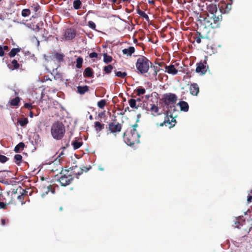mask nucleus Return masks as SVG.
<instances>
[{"mask_svg": "<svg viewBox=\"0 0 252 252\" xmlns=\"http://www.w3.org/2000/svg\"><path fill=\"white\" fill-rule=\"evenodd\" d=\"M136 72L150 79L156 77L159 68L153 65L152 62L144 56H140L135 63Z\"/></svg>", "mask_w": 252, "mask_h": 252, "instance_id": "obj_1", "label": "nucleus"}, {"mask_svg": "<svg viewBox=\"0 0 252 252\" xmlns=\"http://www.w3.org/2000/svg\"><path fill=\"white\" fill-rule=\"evenodd\" d=\"M61 168L62 169L60 172L61 176L58 181L60 183L62 186L66 187L71 183L74 177L78 178L83 171L87 172L91 167L88 168L84 166L81 168L77 165H74L70 167V170H63L62 166Z\"/></svg>", "mask_w": 252, "mask_h": 252, "instance_id": "obj_2", "label": "nucleus"}, {"mask_svg": "<svg viewBox=\"0 0 252 252\" xmlns=\"http://www.w3.org/2000/svg\"><path fill=\"white\" fill-rule=\"evenodd\" d=\"M51 132L54 139L57 140H61L65 132V126L62 122H56L51 126Z\"/></svg>", "mask_w": 252, "mask_h": 252, "instance_id": "obj_3", "label": "nucleus"}, {"mask_svg": "<svg viewBox=\"0 0 252 252\" xmlns=\"http://www.w3.org/2000/svg\"><path fill=\"white\" fill-rule=\"evenodd\" d=\"M124 135L126 142L128 145L132 146L140 142V135L134 130H131L129 132H125Z\"/></svg>", "mask_w": 252, "mask_h": 252, "instance_id": "obj_4", "label": "nucleus"}, {"mask_svg": "<svg viewBox=\"0 0 252 252\" xmlns=\"http://www.w3.org/2000/svg\"><path fill=\"white\" fill-rule=\"evenodd\" d=\"M221 12L219 11L217 14H214L211 16L208 15L204 19V23H207L206 26L213 27V24L218 25V22L221 19Z\"/></svg>", "mask_w": 252, "mask_h": 252, "instance_id": "obj_5", "label": "nucleus"}, {"mask_svg": "<svg viewBox=\"0 0 252 252\" xmlns=\"http://www.w3.org/2000/svg\"><path fill=\"white\" fill-rule=\"evenodd\" d=\"M107 129V135L111 133L114 135H116L117 132H119L121 131L122 128V125L118 122H116V120L113 122L109 123L106 127Z\"/></svg>", "mask_w": 252, "mask_h": 252, "instance_id": "obj_6", "label": "nucleus"}, {"mask_svg": "<svg viewBox=\"0 0 252 252\" xmlns=\"http://www.w3.org/2000/svg\"><path fill=\"white\" fill-rule=\"evenodd\" d=\"M164 120L162 123L158 124H157V126H168L169 128H171L174 127L176 123V120L174 117H173L171 115L168 116L165 114H163Z\"/></svg>", "mask_w": 252, "mask_h": 252, "instance_id": "obj_7", "label": "nucleus"}, {"mask_svg": "<svg viewBox=\"0 0 252 252\" xmlns=\"http://www.w3.org/2000/svg\"><path fill=\"white\" fill-rule=\"evenodd\" d=\"M161 100L165 105L168 106L176 103L177 100V96L174 94L166 93L162 95Z\"/></svg>", "mask_w": 252, "mask_h": 252, "instance_id": "obj_8", "label": "nucleus"}, {"mask_svg": "<svg viewBox=\"0 0 252 252\" xmlns=\"http://www.w3.org/2000/svg\"><path fill=\"white\" fill-rule=\"evenodd\" d=\"M13 194V203L14 204H24V196L22 194H19V190L17 189L15 190H12Z\"/></svg>", "mask_w": 252, "mask_h": 252, "instance_id": "obj_9", "label": "nucleus"}, {"mask_svg": "<svg viewBox=\"0 0 252 252\" xmlns=\"http://www.w3.org/2000/svg\"><path fill=\"white\" fill-rule=\"evenodd\" d=\"M206 62L204 63L200 62L199 63H197L196 72L198 73H200L202 75L205 74L208 69V65H206Z\"/></svg>", "mask_w": 252, "mask_h": 252, "instance_id": "obj_10", "label": "nucleus"}, {"mask_svg": "<svg viewBox=\"0 0 252 252\" xmlns=\"http://www.w3.org/2000/svg\"><path fill=\"white\" fill-rule=\"evenodd\" d=\"M1 200L3 201L7 204L13 203L12 191L11 192H10V191H6L3 194H1Z\"/></svg>", "mask_w": 252, "mask_h": 252, "instance_id": "obj_11", "label": "nucleus"}, {"mask_svg": "<svg viewBox=\"0 0 252 252\" xmlns=\"http://www.w3.org/2000/svg\"><path fill=\"white\" fill-rule=\"evenodd\" d=\"M50 58L52 60L56 61L58 63H60L64 61V55L55 51Z\"/></svg>", "mask_w": 252, "mask_h": 252, "instance_id": "obj_12", "label": "nucleus"}, {"mask_svg": "<svg viewBox=\"0 0 252 252\" xmlns=\"http://www.w3.org/2000/svg\"><path fill=\"white\" fill-rule=\"evenodd\" d=\"M76 35V32L75 30L70 28L67 29L65 30L64 33V36L66 39L71 40L75 37Z\"/></svg>", "mask_w": 252, "mask_h": 252, "instance_id": "obj_13", "label": "nucleus"}, {"mask_svg": "<svg viewBox=\"0 0 252 252\" xmlns=\"http://www.w3.org/2000/svg\"><path fill=\"white\" fill-rule=\"evenodd\" d=\"M207 9L210 14V16L214 14H217L218 12L221 11L220 10H218L216 4L213 3L210 4L208 5Z\"/></svg>", "mask_w": 252, "mask_h": 252, "instance_id": "obj_14", "label": "nucleus"}, {"mask_svg": "<svg viewBox=\"0 0 252 252\" xmlns=\"http://www.w3.org/2000/svg\"><path fill=\"white\" fill-rule=\"evenodd\" d=\"M189 92L192 95H197L199 92L198 85L196 83L191 84L189 87Z\"/></svg>", "mask_w": 252, "mask_h": 252, "instance_id": "obj_15", "label": "nucleus"}, {"mask_svg": "<svg viewBox=\"0 0 252 252\" xmlns=\"http://www.w3.org/2000/svg\"><path fill=\"white\" fill-rule=\"evenodd\" d=\"M165 72L172 75H176L178 73V70L175 68L174 65H165Z\"/></svg>", "mask_w": 252, "mask_h": 252, "instance_id": "obj_16", "label": "nucleus"}, {"mask_svg": "<svg viewBox=\"0 0 252 252\" xmlns=\"http://www.w3.org/2000/svg\"><path fill=\"white\" fill-rule=\"evenodd\" d=\"M159 109L158 105L155 104H150V108L149 111L151 112V113L154 116L160 115L161 113L159 112Z\"/></svg>", "mask_w": 252, "mask_h": 252, "instance_id": "obj_17", "label": "nucleus"}, {"mask_svg": "<svg viewBox=\"0 0 252 252\" xmlns=\"http://www.w3.org/2000/svg\"><path fill=\"white\" fill-rule=\"evenodd\" d=\"M32 10L34 12V16H32V17L36 18L38 15L40 13V6L38 3H33L31 6Z\"/></svg>", "mask_w": 252, "mask_h": 252, "instance_id": "obj_18", "label": "nucleus"}, {"mask_svg": "<svg viewBox=\"0 0 252 252\" xmlns=\"http://www.w3.org/2000/svg\"><path fill=\"white\" fill-rule=\"evenodd\" d=\"M134 52L135 48L132 46H130L128 48H125L122 50L123 54L129 57H131Z\"/></svg>", "mask_w": 252, "mask_h": 252, "instance_id": "obj_19", "label": "nucleus"}, {"mask_svg": "<svg viewBox=\"0 0 252 252\" xmlns=\"http://www.w3.org/2000/svg\"><path fill=\"white\" fill-rule=\"evenodd\" d=\"M8 67L10 70H13L18 69L20 67V64L18 63L16 60H13L10 64H8Z\"/></svg>", "mask_w": 252, "mask_h": 252, "instance_id": "obj_20", "label": "nucleus"}, {"mask_svg": "<svg viewBox=\"0 0 252 252\" xmlns=\"http://www.w3.org/2000/svg\"><path fill=\"white\" fill-rule=\"evenodd\" d=\"M178 104L181 111L186 112L189 111V104L187 102L185 101H181L178 103Z\"/></svg>", "mask_w": 252, "mask_h": 252, "instance_id": "obj_21", "label": "nucleus"}, {"mask_svg": "<svg viewBox=\"0 0 252 252\" xmlns=\"http://www.w3.org/2000/svg\"><path fill=\"white\" fill-rule=\"evenodd\" d=\"M83 75L85 77H93L94 72L93 69L90 67H87L84 71Z\"/></svg>", "mask_w": 252, "mask_h": 252, "instance_id": "obj_22", "label": "nucleus"}, {"mask_svg": "<svg viewBox=\"0 0 252 252\" xmlns=\"http://www.w3.org/2000/svg\"><path fill=\"white\" fill-rule=\"evenodd\" d=\"M104 124H101L99 122H95L94 124V127L97 132H99L104 128Z\"/></svg>", "mask_w": 252, "mask_h": 252, "instance_id": "obj_23", "label": "nucleus"}, {"mask_svg": "<svg viewBox=\"0 0 252 252\" xmlns=\"http://www.w3.org/2000/svg\"><path fill=\"white\" fill-rule=\"evenodd\" d=\"M77 92L81 94H83L86 92H88L89 91V87L87 86H78L77 87Z\"/></svg>", "mask_w": 252, "mask_h": 252, "instance_id": "obj_24", "label": "nucleus"}, {"mask_svg": "<svg viewBox=\"0 0 252 252\" xmlns=\"http://www.w3.org/2000/svg\"><path fill=\"white\" fill-rule=\"evenodd\" d=\"M21 50V48H12L11 51H10V52L8 53V56L10 57V58H13L15 56V55L18 53H19V52H20V51Z\"/></svg>", "mask_w": 252, "mask_h": 252, "instance_id": "obj_25", "label": "nucleus"}, {"mask_svg": "<svg viewBox=\"0 0 252 252\" xmlns=\"http://www.w3.org/2000/svg\"><path fill=\"white\" fill-rule=\"evenodd\" d=\"M20 99L19 97H16L15 98L10 100L9 103L12 106H17L19 105Z\"/></svg>", "mask_w": 252, "mask_h": 252, "instance_id": "obj_26", "label": "nucleus"}, {"mask_svg": "<svg viewBox=\"0 0 252 252\" xmlns=\"http://www.w3.org/2000/svg\"><path fill=\"white\" fill-rule=\"evenodd\" d=\"M25 147V144L23 142H20L14 148V151L16 153H19L23 150Z\"/></svg>", "mask_w": 252, "mask_h": 252, "instance_id": "obj_27", "label": "nucleus"}, {"mask_svg": "<svg viewBox=\"0 0 252 252\" xmlns=\"http://www.w3.org/2000/svg\"><path fill=\"white\" fill-rule=\"evenodd\" d=\"M65 149V146H63L61 147V150L59 151V155L58 156L57 158L58 159L59 161H60L63 159V157H64V150Z\"/></svg>", "mask_w": 252, "mask_h": 252, "instance_id": "obj_28", "label": "nucleus"}, {"mask_svg": "<svg viewBox=\"0 0 252 252\" xmlns=\"http://www.w3.org/2000/svg\"><path fill=\"white\" fill-rule=\"evenodd\" d=\"M19 190V194H22L24 197L28 196L29 191L30 190V189H23L21 187L17 188Z\"/></svg>", "mask_w": 252, "mask_h": 252, "instance_id": "obj_29", "label": "nucleus"}, {"mask_svg": "<svg viewBox=\"0 0 252 252\" xmlns=\"http://www.w3.org/2000/svg\"><path fill=\"white\" fill-rule=\"evenodd\" d=\"M82 2L80 0H74L73 1V6L74 9L77 10L81 8Z\"/></svg>", "mask_w": 252, "mask_h": 252, "instance_id": "obj_30", "label": "nucleus"}, {"mask_svg": "<svg viewBox=\"0 0 252 252\" xmlns=\"http://www.w3.org/2000/svg\"><path fill=\"white\" fill-rule=\"evenodd\" d=\"M112 61V57L108 55L106 53L103 54V62L105 63H108Z\"/></svg>", "mask_w": 252, "mask_h": 252, "instance_id": "obj_31", "label": "nucleus"}, {"mask_svg": "<svg viewBox=\"0 0 252 252\" xmlns=\"http://www.w3.org/2000/svg\"><path fill=\"white\" fill-rule=\"evenodd\" d=\"M83 58L81 57H79L76 59V68L80 69L82 66V63H83Z\"/></svg>", "mask_w": 252, "mask_h": 252, "instance_id": "obj_32", "label": "nucleus"}, {"mask_svg": "<svg viewBox=\"0 0 252 252\" xmlns=\"http://www.w3.org/2000/svg\"><path fill=\"white\" fill-rule=\"evenodd\" d=\"M14 159L17 164H20L22 160V156L21 155L16 154L14 156Z\"/></svg>", "mask_w": 252, "mask_h": 252, "instance_id": "obj_33", "label": "nucleus"}, {"mask_svg": "<svg viewBox=\"0 0 252 252\" xmlns=\"http://www.w3.org/2000/svg\"><path fill=\"white\" fill-rule=\"evenodd\" d=\"M135 91L136 92V94L138 96L144 94L146 92L145 89L142 87L137 88Z\"/></svg>", "mask_w": 252, "mask_h": 252, "instance_id": "obj_34", "label": "nucleus"}, {"mask_svg": "<svg viewBox=\"0 0 252 252\" xmlns=\"http://www.w3.org/2000/svg\"><path fill=\"white\" fill-rule=\"evenodd\" d=\"M113 67L112 65L109 64L104 67L103 70L106 74H109L111 72Z\"/></svg>", "mask_w": 252, "mask_h": 252, "instance_id": "obj_35", "label": "nucleus"}, {"mask_svg": "<svg viewBox=\"0 0 252 252\" xmlns=\"http://www.w3.org/2000/svg\"><path fill=\"white\" fill-rule=\"evenodd\" d=\"M130 107L133 108H138V106H136V100L134 99H130L128 101Z\"/></svg>", "mask_w": 252, "mask_h": 252, "instance_id": "obj_36", "label": "nucleus"}, {"mask_svg": "<svg viewBox=\"0 0 252 252\" xmlns=\"http://www.w3.org/2000/svg\"><path fill=\"white\" fill-rule=\"evenodd\" d=\"M31 14V10L28 8H25L22 10L21 15L23 17H26Z\"/></svg>", "mask_w": 252, "mask_h": 252, "instance_id": "obj_37", "label": "nucleus"}, {"mask_svg": "<svg viewBox=\"0 0 252 252\" xmlns=\"http://www.w3.org/2000/svg\"><path fill=\"white\" fill-rule=\"evenodd\" d=\"M106 104V100L105 99H101L97 102V106L101 109H103Z\"/></svg>", "mask_w": 252, "mask_h": 252, "instance_id": "obj_38", "label": "nucleus"}, {"mask_svg": "<svg viewBox=\"0 0 252 252\" xmlns=\"http://www.w3.org/2000/svg\"><path fill=\"white\" fill-rule=\"evenodd\" d=\"M28 119L27 118H24L18 121V123L22 126H26L28 123Z\"/></svg>", "mask_w": 252, "mask_h": 252, "instance_id": "obj_39", "label": "nucleus"}, {"mask_svg": "<svg viewBox=\"0 0 252 252\" xmlns=\"http://www.w3.org/2000/svg\"><path fill=\"white\" fill-rule=\"evenodd\" d=\"M115 75L118 77L124 78L127 75V73L126 72H122L119 71L115 72Z\"/></svg>", "mask_w": 252, "mask_h": 252, "instance_id": "obj_40", "label": "nucleus"}, {"mask_svg": "<svg viewBox=\"0 0 252 252\" xmlns=\"http://www.w3.org/2000/svg\"><path fill=\"white\" fill-rule=\"evenodd\" d=\"M241 219V218H235V220H234L233 221L234 222V226L235 227L239 228V226L240 225H242V224L240 222Z\"/></svg>", "mask_w": 252, "mask_h": 252, "instance_id": "obj_41", "label": "nucleus"}, {"mask_svg": "<svg viewBox=\"0 0 252 252\" xmlns=\"http://www.w3.org/2000/svg\"><path fill=\"white\" fill-rule=\"evenodd\" d=\"M72 145L73 146L74 149L76 150L78 149L81 146V145H82V143L80 142H78L77 141H75L73 142Z\"/></svg>", "mask_w": 252, "mask_h": 252, "instance_id": "obj_42", "label": "nucleus"}, {"mask_svg": "<svg viewBox=\"0 0 252 252\" xmlns=\"http://www.w3.org/2000/svg\"><path fill=\"white\" fill-rule=\"evenodd\" d=\"M138 13L141 17H142L144 18H145L146 20L148 21L149 20V17H148V15L145 12H144V11H143L142 10H139L138 11Z\"/></svg>", "mask_w": 252, "mask_h": 252, "instance_id": "obj_43", "label": "nucleus"}, {"mask_svg": "<svg viewBox=\"0 0 252 252\" xmlns=\"http://www.w3.org/2000/svg\"><path fill=\"white\" fill-rule=\"evenodd\" d=\"M197 33L198 35V36L195 37V40L197 43L199 44L201 42V39L203 38L204 36L202 35H201L200 32H197Z\"/></svg>", "mask_w": 252, "mask_h": 252, "instance_id": "obj_44", "label": "nucleus"}, {"mask_svg": "<svg viewBox=\"0 0 252 252\" xmlns=\"http://www.w3.org/2000/svg\"><path fill=\"white\" fill-rule=\"evenodd\" d=\"M8 159V158L3 155H0V162L1 163L6 162Z\"/></svg>", "mask_w": 252, "mask_h": 252, "instance_id": "obj_45", "label": "nucleus"}, {"mask_svg": "<svg viewBox=\"0 0 252 252\" xmlns=\"http://www.w3.org/2000/svg\"><path fill=\"white\" fill-rule=\"evenodd\" d=\"M88 26H89V27L94 30H96L95 29V28H96V25H95V24L93 22V21H90L88 22Z\"/></svg>", "mask_w": 252, "mask_h": 252, "instance_id": "obj_46", "label": "nucleus"}, {"mask_svg": "<svg viewBox=\"0 0 252 252\" xmlns=\"http://www.w3.org/2000/svg\"><path fill=\"white\" fill-rule=\"evenodd\" d=\"M24 107L31 110L35 107V106L32 105V103H26L24 104Z\"/></svg>", "mask_w": 252, "mask_h": 252, "instance_id": "obj_47", "label": "nucleus"}, {"mask_svg": "<svg viewBox=\"0 0 252 252\" xmlns=\"http://www.w3.org/2000/svg\"><path fill=\"white\" fill-rule=\"evenodd\" d=\"M49 191L52 192L53 193H55V189H52V186L51 185H49L47 186V190L45 191V192L47 193Z\"/></svg>", "mask_w": 252, "mask_h": 252, "instance_id": "obj_48", "label": "nucleus"}, {"mask_svg": "<svg viewBox=\"0 0 252 252\" xmlns=\"http://www.w3.org/2000/svg\"><path fill=\"white\" fill-rule=\"evenodd\" d=\"M97 54L96 52H92L91 53L89 54V57L90 58H97Z\"/></svg>", "mask_w": 252, "mask_h": 252, "instance_id": "obj_49", "label": "nucleus"}, {"mask_svg": "<svg viewBox=\"0 0 252 252\" xmlns=\"http://www.w3.org/2000/svg\"><path fill=\"white\" fill-rule=\"evenodd\" d=\"M246 215H249L250 218L251 219L252 218V207L251 209H249L246 213Z\"/></svg>", "mask_w": 252, "mask_h": 252, "instance_id": "obj_50", "label": "nucleus"}, {"mask_svg": "<svg viewBox=\"0 0 252 252\" xmlns=\"http://www.w3.org/2000/svg\"><path fill=\"white\" fill-rule=\"evenodd\" d=\"M109 1L112 2L113 4H120L122 0H109Z\"/></svg>", "mask_w": 252, "mask_h": 252, "instance_id": "obj_51", "label": "nucleus"}, {"mask_svg": "<svg viewBox=\"0 0 252 252\" xmlns=\"http://www.w3.org/2000/svg\"><path fill=\"white\" fill-rule=\"evenodd\" d=\"M5 53L2 49V46H0V57H3L4 56Z\"/></svg>", "mask_w": 252, "mask_h": 252, "instance_id": "obj_52", "label": "nucleus"}, {"mask_svg": "<svg viewBox=\"0 0 252 252\" xmlns=\"http://www.w3.org/2000/svg\"><path fill=\"white\" fill-rule=\"evenodd\" d=\"M230 1H231L230 3H228L226 5V8L227 9H229V10L231 9V5H232V2L233 0H229Z\"/></svg>", "mask_w": 252, "mask_h": 252, "instance_id": "obj_53", "label": "nucleus"}, {"mask_svg": "<svg viewBox=\"0 0 252 252\" xmlns=\"http://www.w3.org/2000/svg\"><path fill=\"white\" fill-rule=\"evenodd\" d=\"M98 116L99 118H102V117L105 116V112H101V113H99Z\"/></svg>", "mask_w": 252, "mask_h": 252, "instance_id": "obj_54", "label": "nucleus"}, {"mask_svg": "<svg viewBox=\"0 0 252 252\" xmlns=\"http://www.w3.org/2000/svg\"><path fill=\"white\" fill-rule=\"evenodd\" d=\"M138 126V125L137 124H135L132 126V127L133 129L132 130H134L135 131H137L136 130V127Z\"/></svg>", "mask_w": 252, "mask_h": 252, "instance_id": "obj_55", "label": "nucleus"}, {"mask_svg": "<svg viewBox=\"0 0 252 252\" xmlns=\"http://www.w3.org/2000/svg\"><path fill=\"white\" fill-rule=\"evenodd\" d=\"M158 66H164L165 67V65H166L165 63L164 62H160V63H158Z\"/></svg>", "mask_w": 252, "mask_h": 252, "instance_id": "obj_56", "label": "nucleus"}, {"mask_svg": "<svg viewBox=\"0 0 252 252\" xmlns=\"http://www.w3.org/2000/svg\"><path fill=\"white\" fill-rule=\"evenodd\" d=\"M2 49L3 51L4 50H8L9 48H8V46L5 45V46H3V47L2 46Z\"/></svg>", "mask_w": 252, "mask_h": 252, "instance_id": "obj_57", "label": "nucleus"}, {"mask_svg": "<svg viewBox=\"0 0 252 252\" xmlns=\"http://www.w3.org/2000/svg\"><path fill=\"white\" fill-rule=\"evenodd\" d=\"M29 116L31 118H32L33 117V113L32 112V111H30V113H29Z\"/></svg>", "mask_w": 252, "mask_h": 252, "instance_id": "obj_58", "label": "nucleus"}, {"mask_svg": "<svg viewBox=\"0 0 252 252\" xmlns=\"http://www.w3.org/2000/svg\"><path fill=\"white\" fill-rule=\"evenodd\" d=\"M127 111H129V107H127L126 108H125V112H124V113H121V115H124V113H125V112H126Z\"/></svg>", "mask_w": 252, "mask_h": 252, "instance_id": "obj_59", "label": "nucleus"}, {"mask_svg": "<svg viewBox=\"0 0 252 252\" xmlns=\"http://www.w3.org/2000/svg\"><path fill=\"white\" fill-rule=\"evenodd\" d=\"M1 224L4 225L5 224V220L4 219L1 220Z\"/></svg>", "mask_w": 252, "mask_h": 252, "instance_id": "obj_60", "label": "nucleus"}, {"mask_svg": "<svg viewBox=\"0 0 252 252\" xmlns=\"http://www.w3.org/2000/svg\"><path fill=\"white\" fill-rule=\"evenodd\" d=\"M89 119H90V120H93V116H92V115H90V116H89Z\"/></svg>", "mask_w": 252, "mask_h": 252, "instance_id": "obj_61", "label": "nucleus"}, {"mask_svg": "<svg viewBox=\"0 0 252 252\" xmlns=\"http://www.w3.org/2000/svg\"><path fill=\"white\" fill-rule=\"evenodd\" d=\"M45 79L46 80H48V79H49V78H48V76H45Z\"/></svg>", "mask_w": 252, "mask_h": 252, "instance_id": "obj_62", "label": "nucleus"}, {"mask_svg": "<svg viewBox=\"0 0 252 252\" xmlns=\"http://www.w3.org/2000/svg\"><path fill=\"white\" fill-rule=\"evenodd\" d=\"M136 101H141V99L139 98H138L137 99H136Z\"/></svg>", "mask_w": 252, "mask_h": 252, "instance_id": "obj_63", "label": "nucleus"}, {"mask_svg": "<svg viewBox=\"0 0 252 252\" xmlns=\"http://www.w3.org/2000/svg\"><path fill=\"white\" fill-rule=\"evenodd\" d=\"M63 207H61L60 208V210L61 211H62V210H63Z\"/></svg>", "mask_w": 252, "mask_h": 252, "instance_id": "obj_64", "label": "nucleus"}]
</instances>
